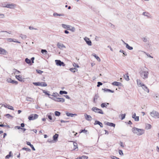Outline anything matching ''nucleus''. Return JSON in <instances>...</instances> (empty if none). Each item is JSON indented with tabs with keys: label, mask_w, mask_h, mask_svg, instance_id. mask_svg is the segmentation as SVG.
Wrapping results in <instances>:
<instances>
[{
	"label": "nucleus",
	"mask_w": 159,
	"mask_h": 159,
	"mask_svg": "<svg viewBox=\"0 0 159 159\" xmlns=\"http://www.w3.org/2000/svg\"><path fill=\"white\" fill-rule=\"evenodd\" d=\"M151 116L155 118H159V113L158 112L153 110L152 112L150 113Z\"/></svg>",
	"instance_id": "20e7f679"
},
{
	"label": "nucleus",
	"mask_w": 159,
	"mask_h": 159,
	"mask_svg": "<svg viewBox=\"0 0 159 159\" xmlns=\"http://www.w3.org/2000/svg\"><path fill=\"white\" fill-rule=\"evenodd\" d=\"M11 152H10L9 153V154L7 155L5 157L6 159L9 158L11 157V155L10 154Z\"/></svg>",
	"instance_id": "bf43d9fd"
},
{
	"label": "nucleus",
	"mask_w": 159,
	"mask_h": 159,
	"mask_svg": "<svg viewBox=\"0 0 159 159\" xmlns=\"http://www.w3.org/2000/svg\"><path fill=\"white\" fill-rule=\"evenodd\" d=\"M26 144L27 145L30 146V147L33 150V151L35 150V149L34 148V147L33 145L32 144H31V143L30 142H28V141H26Z\"/></svg>",
	"instance_id": "4468645a"
},
{
	"label": "nucleus",
	"mask_w": 159,
	"mask_h": 159,
	"mask_svg": "<svg viewBox=\"0 0 159 159\" xmlns=\"http://www.w3.org/2000/svg\"><path fill=\"white\" fill-rule=\"evenodd\" d=\"M41 52L45 55L47 54L48 53V52L47 50L45 49H42L41 51Z\"/></svg>",
	"instance_id": "58836bf2"
},
{
	"label": "nucleus",
	"mask_w": 159,
	"mask_h": 159,
	"mask_svg": "<svg viewBox=\"0 0 159 159\" xmlns=\"http://www.w3.org/2000/svg\"><path fill=\"white\" fill-rule=\"evenodd\" d=\"M137 82L138 85L139 86L142 87V85L143 84H142L141 82V81L140 80H137Z\"/></svg>",
	"instance_id": "bb28decb"
},
{
	"label": "nucleus",
	"mask_w": 159,
	"mask_h": 159,
	"mask_svg": "<svg viewBox=\"0 0 159 159\" xmlns=\"http://www.w3.org/2000/svg\"><path fill=\"white\" fill-rule=\"evenodd\" d=\"M7 2L2 3L0 4V6L2 7H6V6H7Z\"/></svg>",
	"instance_id": "c85d7f7f"
},
{
	"label": "nucleus",
	"mask_w": 159,
	"mask_h": 159,
	"mask_svg": "<svg viewBox=\"0 0 159 159\" xmlns=\"http://www.w3.org/2000/svg\"><path fill=\"white\" fill-rule=\"evenodd\" d=\"M143 40L144 42H146L147 41V39L145 38H143Z\"/></svg>",
	"instance_id": "774afa93"
},
{
	"label": "nucleus",
	"mask_w": 159,
	"mask_h": 159,
	"mask_svg": "<svg viewBox=\"0 0 159 159\" xmlns=\"http://www.w3.org/2000/svg\"><path fill=\"white\" fill-rule=\"evenodd\" d=\"M62 27L65 29H68V27H70V25H66L64 24H62Z\"/></svg>",
	"instance_id": "c9c22d12"
},
{
	"label": "nucleus",
	"mask_w": 159,
	"mask_h": 159,
	"mask_svg": "<svg viewBox=\"0 0 159 159\" xmlns=\"http://www.w3.org/2000/svg\"><path fill=\"white\" fill-rule=\"evenodd\" d=\"M102 90H103L105 92H111L112 93H113L114 92V90H111L110 89L105 88L104 89H102Z\"/></svg>",
	"instance_id": "412c9836"
},
{
	"label": "nucleus",
	"mask_w": 159,
	"mask_h": 159,
	"mask_svg": "<svg viewBox=\"0 0 159 159\" xmlns=\"http://www.w3.org/2000/svg\"><path fill=\"white\" fill-rule=\"evenodd\" d=\"M151 125L149 124H147L146 125V129H150L151 128Z\"/></svg>",
	"instance_id": "c756f323"
},
{
	"label": "nucleus",
	"mask_w": 159,
	"mask_h": 159,
	"mask_svg": "<svg viewBox=\"0 0 159 159\" xmlns=\"http://www.w3.org/2000/svg\"><path fill=\"white\" fill-rule=\"evenodd\" d=\"M80 157L81 159H87L88 158V157L85 156H83Z\"/></svg>",
	"instance_id": "5fc2aeb1"
},
{
	"label": "nucleus",
	"mask_w": 159,
	"mask_h": 159,
	"mask_svg": "<svg viewBox=\"0 0 159 159\" xmlns=\"http://www.w3.org/2000/svg\"><path fill=\"white\" fill-rule=\"evenodd\" d=\"M77 71L78 70L76 68H70V70L73 73H75L76 72V70Z\"/></svg>",
	"instance_id": "2f4dec72"
},
{
	"label": "nucleus",
	"mask_w": 159,
	"mask_h": 159,
	"mask_svg": "<svg viewBox=\"0 0 159 159\" xmlns=\"http://www.w3.org/2000/svg\"><path fill=\"white\" fill-rule=\"evenodd\" d=\"M132 118L134 119L135 121H139V116H136V114L135 113L132 115Z\"/></svg>",
	"instance_id": "f8f14e48"
},
{
	"label": "nucleus",
	"mask_w": 159,
	"mask_h": 159,
	"mask_svg": "<svg viewBox=\"0 0 159 159\" xmlns=\"http://www.w3.org/2000/svg\"><path fill=\"white\" fill-rule=\"evenodd\" d=\"M119 153L120 155H123V153L122 150H120L119 151Z\"/></svg>",
	"instance_id": "680f3d73"
},
{
	"label": "nucleus",
	"mask_w": 159,
	"mask_h": 159,
	"mask_svg": "<svg viewBox=\"0 0 159 159\" xmlns=\"http://www.w3.org/2000/svg\"><path fill=\"white\" fill-rule=\"evenodd\" d=\"M56 64L57 66H65L66 65L65 64L60 60H55Z\"/></svg>",
	"instance_id": "423d86ee"
},
{
	"label": "nucleus",
	"mask_w": 159,
	"mask_h": 159,
	"mask_svg": "<svg viewBox=\"0 0 159 159\" xmlns=\"http://www.w3.org/2000/svg\"><path fill=\"white\" fill-rule=\"evenodd\" d=\"M34 57H32L31 58V60H31V61L32 62V63H34Z\"/></svg>",
	"instance_id": "338daca9"
},
{
	"label": "nucleus",
	"mask_w": 159,
	"mask_h": 159,
	"mask_svg": "<svg viewBox=\"0 0 159 159\" xmlns=\"http://www.w3.org/2000/svg\"><path fill=\"white\" fill-rule=\"evenodd\" d=\"M25 61L28 64H30V65L32 64H31V60L27 58L25 59Z\"/></svg>",
	"instance_id": "393cba45"
},
{
	"label": "nucleus",
	"mask_w": 159,
	"mask_h": 159,
	"mask_svg": "<svg viewBox=\"0 0 159 159\" xmlns=\"http://www.w3.org/2000/svg\"><path fill=\"white\" fill-rule=\"evenodd\" d=\"M106 124L107 125L110 126L111 127H114L115 126V124L112 123L107 122Z\"/></svg>",
	"instance_id": "5701e85b"
},
{
	"label": "nucleus",
	"mask_w": 159,
	"mask_h": 159,
	"mask_svg": "<svg viewBox=\"0 0 159 159\" xmlns=\"http://www.w3.org/2000/svg\"><path fill=\"white\" fill-rule=\"evenodd\" d=\"M28 119L29 120H34L33 114L30 115L28 117Z\"/></svg>",
	"instance_id": "72a5a7b5"
},
{
	"label": "nucleus",
	"mask_w": 159,
	"mask_h": 159,
	"mask_svg": "<svg viewBox=\"0 0 159 159\" xmlns=\"http://www.w3.org/2000/svg\"><path fill=\"white\" fill-rule=\"evenodd\" d=\"M22 149L23 150H26L29 152H30L31 151V149L30 148H23Z\"/></svg>",
	"instance_id": "c03bdc74"
},
{
	"label": "nucleus",
	"mask_w": 159,
	"mask_h": 159,
	"mask_svg": "<svg viewBox=\"0 0 159 159\" xmlns=\"http://www.w3.org/2000/svg\"><path fill=\"white\" fill-rule=\"evenodd\" d=\"M92 110L94 112L99 114H103L104 113L102 109L98 108L96 107H93Z\"/></svg>",
	"instance_id": "7ed1b4c3"
},
{
	"label": "nucleus",
	"mask_w": 159,
	"mask_h": 159,
	"mask_svg": "<svg viewBox=\"0 0 159 159\" xmlns=\"http://www.w3.org/2000/svg\"><path fill=\"white\" fill-rule=\"evenodd\" d=\"M125 114H122L121 115V119L122 120H123L125 118Z\"/></svg>",
	"instance_id": "6e6d98bb"
},
{
	"label": "nucleus",
	"mask_w": 159,
	"mask_h": 159,
	"mask_svg": "<svg viewBox=\"0 0 159 159\" xmlns=\"http://www.w3.org/2000/svg\"><path fill=\"white\" fill-rule=\"evenodd\" d=\"M16 5L15 4H14L13 3H11V4H7L6 6V7L9 8L10 9H13L16 6Z\"/></svg>",
	"instance_id": "6e6552de"
},
{
	"label": "nucleus",
	"mask_w": 159,
	"mask_h": 159,
	"mask_svg": "<svg viewBox=\"0 0 159 159\" xmlns=\"http://www.w3.org/2000/svg\"><path fill=\"white\" fill-rule=\"evenodd\" d=\"M4 107L7 108L11 110H14V109L13 107L12 106L9 105H4Z\"/></svg>",
	"instance_id": "f3484780"
},
{
	"label": "nucleus",
	"mask_w": 159,
	"mask_h": 159,
	"mask_svg": "<svg viewBox=\"0 0 159 159\" xmlns=\"http://www.w3.org/2000/svg\"><path fill=\"white\" fill-rule=\"evenodd\" d=\"M37 73L40 75L42 74L43 71L37 69L36 70Z\"/></svg>",
	"instance_id": "a19ab883"
},
{
	"label": "nucleus",
	"mask_w": 159,
	"mask_h": 159,
	"mask_svg": "<svg viewBox=\"0 0 159 159\" xmlns=\"http://www.w3.org/2000/svg\"><path fill=\"white\" fill-rule=\"evenodd\" d=\"M97 86L99 87L100 86L102 85V83L100 82H98L97 83Z\"/></svg>",
	"instance_id": "13d9d810"
},
{
	"label": "nucleus",
	"mask_w": 159,
	"mask_h": 159,
	"mask_svg": "<svg viewBox=\"0 0 159 159\" xmlns=\"http://www.w3.org/2000/svg\"><path fill=\"white\" fill-rule=\"evenodd\" d=\"M11 82V83L13 84H18V82L16 81L13 80H12Z\"/></svg>",
	"instance_id": "49530a36"
},
{
	"label": "nucleus",
	"mask_w": 159,
	"mask_h": 159,
	"mask_svg": "<svg viewBox=\"0 0 159 159\" xmlns=\"http://www.w3.org/2000/svg\"><path fill=\"white\" fill-rule=\"evenodd\" d=\"M109 103H103L101 104V106L102 108H104L105 107L106 108L107 106V105H109Z\"/></svg>",
	"instance_id": "b1692460"
},
{
	"label": "nucleus",
	"mask_w": 159,
	"mask_h": 159,
	"mask_svg": "<svg viewBox=\"0 0 159 159\" xmlns=\"http://www.w3.org/2000/svg\"><path fill=\"white\" fill-rule=\"evenodd\" d=\"M34 99L31 98L29 97H26V100L27 101H29V102H32L33 101H34Z\"/></svg>",
	"instance_id": "a878e982"
},
{
	"label": "nucleus",
	"mask_w": 159,
	"mask_h": 159,
	"mask_svg": "<svg viewBox=\"0 0 159 159\" xmlns=\"http://www.w3.org/2000/svg\"><path fill=\"white\" fill-rule=\"evenodd\" d=\"M49 98H51L52 99L54 100L55 101L57 102H63L65 101V99L63 98H57V97L55 98H51L50 97H49Z\"/></svg>",
	"instance_id": "39448f33"
},
{
	"label": "nucleus",
	"mask_w": 159,
	"mask_h": 159,
	"mask_svg": "<svg viewBox=\"0 0 159 159\" xmlns=\"http://www.w3.org/2000/svg\"><path fill=\"white\" fill-rule=\"evenodd\" d=\"M20 36L23 39H25L27 37L26 35H24V34H20Z\"/></svg>",
	"instance_id": "ea45409f"
},
{
	"label": "nucleus",
	"mask_w": 159,
	"mask_h": 159,
	"mask_svg": "<svg viewBox=\"0 0 159 159\" xmlns=\"http://www.w3.org/2000/svg\"><path fill=\"white\" fill-rule=\"evenodd\" d=\"M59 135L58 134H55L54 135H53V140L55 142L57 141V139L58 138Z\"/></svg>",
	"instance_id": "6ab92c4d"
},
{
	"label": "nucleus",
	"mask_w": 159,
	"mask_h": 159,
	"mask_svg": "<svg viewBox=\"0 0 159 159\" xmlns=\"http://www.w3.org/2000/svg\"><path fill=\"white\" fill-rule=\"evenodd\" d=\"M59 93L61 95H62L63 94H67V92L65 91L61 90L59 92Z\"/></svg>",
	"instance_id": "f704fd0d"
},
{
	"label": "nucleus",
	"mask_w": 159,
	"mask_h": 159,
	"mask_svg": "<svg viewBox=\"0 0 159 159\" xmlns=\"http://www.w3.org/2000/svg\"><path fill=\"white\" fill-rule=\"evenodd\" d=\"M87 132V130H85V129H84L81 130L80 131V133H86V132Z\"/></svg>",
	"instance_id": "603ef678"
},
{
	"label": "nucleus",
	"mask_w": 159,
	"mask_h": 159,
	"mask_svg": "<svg viewBox=\"0 0 159 159\" xmlns=\"http://www.w3.org/2000/svg\"><path fill=\"white\" fill-rule=\"evenodd\" d=\"M11 80H12L11 78H9V79H7V81L8 83H11Z\"/></svg>",
	"instance_id": "69168bd1"
},
{
	"label": "nucleus",
	"mask_w": 159,
	"mask_h": 159,
	"mask_svg": "<svg viewBox=\"0 0 159 159\" xmlns=\"http://www.w3.org/2000/svg\"><path fill=\"white\" fill-rule=\"evenodd\" d=\"M73 144L74 147V150H75L76 148H78L77 143L74 142L73 143Z\"/></svg>",
	"instance_id": "de8ad7c7"
},
{
	"label": "nucleus",
	"mask_w": 159,
	"mask_h": 159,
	"mask_svg": "<svg viewBox=\"0 0 159 159\" xmlns=\"http://www.w3.org/2000/svg\"><path fill=\"white\" fill-rule=\"evenodd\" d=\"M41 85H40L41 86H43V87H46V86H47V84L45 82H41Z\"/></svg>",
	"instance_id": "37998d69"
},
{
	"label": "nucleus",
	"mask_w": 159,
	"mask_h": 159,
	"mask_svg": "<svg viewBox=\"0 0 159 159\" xmlns=\"http://www.w3.org/2000/svg\"><path fill=\"white\" fill-rule=\"evenodd\" d=\"M112 85H113L119 86H121V83L119 82L114 81L112 83Z\"/></svg>",
	"instance_id": "2eb2a0df"
},
{
	"label": "nucleus",
	"mask_w": 159,
	"mask_h": 159,
	"mask_svg": "<svg viewBox=\"0 0 159 159\" xmlns=\"http://www.w3.org/2000/svg\"><path fill=\"white\" fill-rule=\"evenodd\" d=\"M84 116L86 120L88 121H90L92 120V117L90 116L87 115V114H85Z\"/></svg>",
	"instance_id": "9b49d317"
},
{
	"label": "nucleus",
	"mask_w": 159,
	"mask_h": 159,
	"mask_svg": "<svg viewBox=\"0 0 159 159\" xmlns=\"http://www.w3.org/2000/svg\"><path fill=\"white\" fill-rule=\"evenodd\" d=\"M128 73H127L126 74H124L123 75L125 79L127 81H128L129 80V76L128 75Z\"/></svg>",
	"instance_id": "dca6fc26"
},
{
	"label": "nucleus",
	"mask_w": 159,
	"mask_h": 159,
	"mask_svg": "<svg viewBox=\"0 0 159 159\" xmlns=\"http://www.w3.org/2000/svg\"><path fill=\"white\" fill-rule=\"evenodd\" d=\"M43 92L45 94V95H47L48 96H50V95L49 93V92H47L46 91L44 90H42Z\"/></svg>",
	"instance_id": "e433bc0d"
},
{
	"label": "nucleus",
	"mask_w": 159,
	"mask_h": 159,
	"mask_svg": "<svg viewBox=\"0 0 159 159\" xmlns=\"http://www.w3.org/2000/svg\"><path fill=\"white\" fill-rule=\"evenodd\" d=\"M93 55L95 57L98 61H100L101 60L100 58L98 56L96 55V54L94 53L93 54Z\"/></svg>",
	"instance_id": "7c9ffc66"
},
{
	"label": "nucleus",
	"mask_w": 159,
	"mask_h": 159,
	"mask_svg": "<svg viewBox=\"0 0 159 159\" xmlns=\"http://www.w3.org/2000/svg\"><path fill=\"white\" fill-rule=\"evenodd\" d=\"M52 96H54V97H56V96H59V95L57 93H53L52 94Z\"/></svg>",
	"instance_id": "09e8293b"
},
{
	"label": "nucleus",
	"mask_w": 159,
	"mask_h": 159,
	"mask_svg": "<svg viewBox=\"0 0 159 159\" xmlns=\"http://www.w3.org/2000/svg\"><path fill=\"white\" fill-rule=\"evenodd\" d=\"M66 115L68 116H70L73 117L74 116H77V114H73L69 112H67L66 113Z\"/></svg>",
	"instance_id": "aec40b11"
},
{
	"label": "nucleus",
	"mask_w": 159,
	"mask_h": 159,
	"mask_svg": "<svg viewBox=\"0 0 159 159\" xmlns=\"http://www.w3.org/2000/svg\"><path fill=\"white\" fill-rule=\"evenodd\" d=\"M33 84L36 86H39L41 85V83L40 82H33Z\"/></svg>",
	"instance_id": "473e14b6"
},
{
	"label": "nucleus",
	"mask_w": 159,
	"mask_h": 159,
	"mask_svg": "<svg viewBox=\"0 0 159 159\" xmlns=\"http://www.w3.org/2000/svg\"><path fill=\"white\" fill-rule=\"evenodd\" d=\"M73 66L75 67H77L78 68L79 67V66L78 65L76 64V63H74L73 64Z\"/></svg>",
	"instance_id": "4d7b16f0"
},
{
	"label": "nucleus",
	"mask_w": 159,
	"mask_h": 159,
	"mask_svg": "<svg viewBox=\"0 0 159 159\" xmlns=\"http://www.w3.org/2000/svg\"><path fill=\"white\" fill-rule=\"evenodd\" d=\"M57 46L60 49H61L63 48H66L65 46L62 43H58L57 44Z\"/></svg>",
	"instance_id": "1a4fd4ad"
},
{
	"label": "nucleus",
	"mask_w": 159,
	"mask_h": 159,
	"mask_svg": "<svg viewBox=\"0 0 159 159\" xmlns=\"http://www.w3.org/2000/svg\"><path fill=\"white\" fill-rule=\"evenodd\" d=\"M5 116L8 118H9L10 117H13V116L9 114H6Z\"/></svg>",
	"instance_id": "8fccbe9b"
},
{
	"label": "nucleus",
	"mask_w": 159,
	"mask_h": 159,
	"mask_svg": "<svg viewBox=\"0 0 159 159\" xmlns=\"http://www.w3.org/2000/svg\"><path fill=\"white\" fill-rule=\"evenodd\" d=\"M33 118H34V120L37 119L38 118V116H39L38 115L36 114H33Z\"/></svg>",
	"instance_id": "a18cd8bd"
},
{
	"label": "nucleus",
	"mask_w": 159,
	"mask_h": 159,
	"mask_svg": "<svg viewBox=\"0 0 159 159\" xmlns=\"http://www.w3.org/2000/svg\"><path fill=\"white\" fill-rule=\"evenodd\" d=\"M54 113L55 115L56 116H59L61 115V113L60 112L57 111H55L54 112Z\"/></svg>",
	"instance_id": "4c0bfd02"
},
{
	"label": "nucleus",
	"mask_w": 159,
	"mask_h": 159,
	"mask_svg": "<svg viewBox=\"0 0 159 159\" xmlns=\"http://www.w3.org/2000/svg\"><path fill=\"white\" fill-rule=\"evenodd\" d=\"M120 52H122L123 53V54L125 55V56L127 55V54L123 50H120Z\"/></svg>",
	"instance_id": "3c124183"
},
{
	"label": "nucleus",
	"mask_w": 159,
	"mask_h": 159,
	"mask_svg": "<svg viewBox=\"0 0 159 159\" xmlns=\"http://www.w3.org/2000/svg\"><path fill=\"white\" fill-rule=\"evenodd\" d=\"M6 40L7 41H9L10 42H13V39H11V38H7Z\"/></svg>",
	"instance_id": "864d4df0"
},
{
	"label": "nucleus",
	"mask_w": 159,
	"mask_h": 159,
	"mask_svg": "<svg viewBox=\"0 0 159 159\" xmlns=\"http://www.w3.org/2000/svg\"><path fill=\"white\" fill-rule=\"evenodd\" d=\"M94 125H98L101 127L102 128L103 127V125L98 120H95V122L94 123Z\"/></svg>",
	"instance_id": "ddd939ff"
},
{
	"label": "nucleus",
	"mask_w": 159,
	"mask_h": 159,
	"mask_svg": "<svg viewBox=\"0 0 159 159\" xmlns=\"http://www.w3.org/2000/svg\"><path fill=\"white\" fill-rule=\"evenodd\" d=\"M111 157L112 159H120L119 158L114 156H112Z\"/></svg>",
	"instance_id": "0e129e2a"
},
{
	"label": "nucleus",
	"mask_w": 159,
	"mask_h": 159,
	"mask_svg": "<svg viewBox=\"0 0 159 159\" xmlns=\"http://www.w3.org/2000/svg\"><path fill=\"white\" fill-rule=\"evenodd\" d=\"M47 142L51 143H53L54 142L53 140H52L50 139H48Z\"/></svg>",
	"instance_id": "052dcab7"
},
{
	"label": "nucleus",
	"mask_w": 159,
	"mask_h": 159,
	"mask_svg": "<svg viewBox=\"0 0 159 159\" xmlns=\"http://www.w3.org/2000/svg\"><path fill=\"white\" fill-rule=\"evenodd\" d=\"M99 98V96L98 94H96L95 95V96L94 98V99H96V100L98 99V98Z\"/></svg>",
	"instance_id": "e2e57ef3"
},
{
	"label": "nucleus",
	"mask_w": 159,
	"mask_h": 159,
	"mask_svg": "<svg viewBox=\"0 0 159 159\" xmlns=\"http://www.w3.org/2000/svg\"><path fill=\"white\" fill-rule=\"evenodd\" d=\"M142 88L146 92H147L148 93L149 92V90L148 87L145 85L143 84V85H142Z\"/></svg>",
	"instance_id": "a211bd4d"
},
{
	"label": "nucleus",
	"mask_w": 159,
	"mask_h": 159,
	"mask_svg": "<svg viewBox=\"0 0 159 159\" xmlns=\"http://www.w3.org/2000/svg\"><path fill=\"white\" fill-rule=\"evenodd\" d=\"M132 131L134 134H136L138 135H141L144 133V130L143 129H138L134 127L132 129Z\"/></svg>",
	"instance_id": "f257e3e1"
},
{
	"label": "nucleus",
	"mask_w": 159,
	"mask_h": 159,
	"mask_svg": "<svg viewBox=\"0 0 159 159\" xmlns=\"http://www.w3.org/2000/svg\"><path fill=\"white\" fill-rule=\"evenodd\" d=\"M84 39L86 43L89 46H91L92 45V42L91 41L89 40V38L85 37L84 38Z\"/></svg>",
	"instance_id": "0eeeda50"
},
{
	"label": "nucleus",
	"mask_w": 159,
	"mask_h": 159,
	"mask_svg": "<svg viewBox=\"0 0 159 159\" xmlns=\"http://www.w3.org/2000/svg\"><path fill=\"white\" fill-rule=\"evenodd\" d=\"M154 98L157 100L159 101V95L158 94H156L154 97Z\"/></svg>",
	"instance_id": "79ce46f5"
},
{
	"label": "nucleus",
	"mask_w": 159,
	"mask_h": 159,
	"mask_svg": "<svg viewBox=\"0 0 159 159\" xmlns=\"http://www.w3.org/2000/svg\"><path fill=\"white\" fill-rule=\"evenodd\" d=\"M7 53V52L4 49L0 47V54L6 55Z\"/></svg>",
	"instance_id": "9d476101"
},
{
	"label": "nucleus",
	"mask_w": 159,
	"mask_h": 159,
	"mask_svg": "<svg viewBox=\"0 0 159 159\" xmlns=\"http://www.w3.org/2000/svg\"><path fill=\"white\" fill-rule=\"evenodd\" d=\"M16 78L17 80H18L22 82V81L21 76V75H16Z\"/></svg>",
	"instance_id": "4be33fe9"
},
{
	"label": "nucleus",
	"mask_w": 159,
	"mask_h": 159,
	"mask_svg": "<svg viewBox=\"0 0 159 159\" xmlns=\"http://www.w3.org/2000/svg\"><path fill=\"white\" fill-rule=\"evenodd\" d=\"M140 76L143 79H145L148 78L149 72L148 71H145L143 70H141L139 72Z\"/></svg>",
	"instance_id": "f03ea898"
},
{
	"label": "nucleus",
	"mask_w": 159,
	"mask_h": 159,
	"mask_svg": "<svg viewBox=\"0 0 159 159\" xmlns=\"http://www.w3.org/2000/svg\"><path fill=\"white\" fill-rule=\"evenodd\" d=\"M126 47L129 50H131L133 49V48L132 47L129 46L128 43L125 44Z\"/></svg>",
	"instance_id": "cd10ccee"
}]
</instances>
